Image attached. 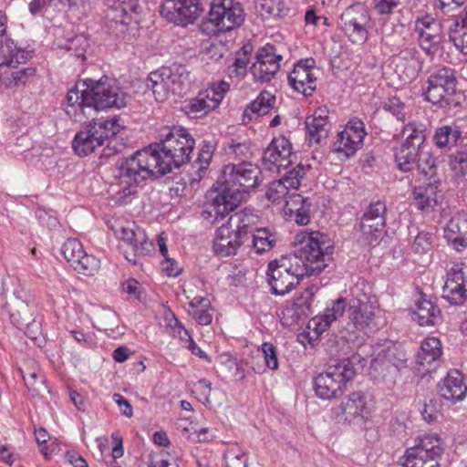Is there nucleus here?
Listing matches in <instances>:
<instances>
[{
    "label": "nucleus",
    "instance_id": "nucleus-6",
    "mask_svg": "<svg viewBox=\"0 0 467 467\" xmlns=\"http://www.w3.org/2000/svg\"><path fill=\"white\" fill-rule=\"evenodd\" d=\"M356 375L353 362L343 358L329 365L326 371L314 379V389L317 397L322 400H332L342 393L343 388Z\"/></svg>",
    "mask_w": 467,
    "mask_h": 467
},
{
    "label": "nucleus",
    "instance_id": "nucleus-56",
    "mask_svg": "<svg viewBox=\"0 0 467 467\" xmlns=\"http://www.w3.org/2000/svg\"><path fill=\"white\" fill-rule=\"evenodd\" d=\"M467 285V275L462 264L453 265L447 272L445 284Z\"/></svg>",
    "mask_w": 467,
    "mask_h": 467
},
{
    "label": "nucleus",
    "instance_id": "nucleus-2",
    "mask_svg": "<svg viewBox=\"0 0 467 467\" xmlns=\"http://www.w3.org/2000/svg\"><path fill=\"white\" fill-rule=\"evenodd\" d=\"M293 254L271 261L267 281L276 296L289 293L304 276L317 275L327 265L333 254V244L327 234L318 231L302 232L296 237Z\"/></svg>",
    "mask_w": 467,
    "mask_h": 467
},
{
    "label": "nucleus",
    "instance_id": "nucleus-28",
    "mask_svg": "<svg viewBox=\"0 0 467 467\" xmlns=\"http://www.w3.org/2000/svg\"><path fill=\"white\" fill-rule=\"evenodd\" d=\"M115 234L122 242L127 244L135 251L145 252L149 244L144 231L134 223L120 226L114 230Z\"/></svg>",
    "mask_w": 467,
    "mask_h": 467
},
{
    "label": "nucleus",
    "instance_id": "nucleus-20",
    "mask_svg": "<svg viewBox=\"0 0 467 467\" xmlns=\"http://www.w3.org/2000/svg\"><path fill=\"white\" fill-rule=\"evenodd\" d=\"M244 242L245 240L242 234L233 226H230L229 222H227L226 224H223L216 231L213 250L215 254L221 256L233 255L236 254Z\"/></svg>",
    "mask_w": 467,
    "mask_h": 467
},
{
    "label": "nucleus",
    "instance_id": "nucleus-5",
    "mask_svg": "<svg viewBox=\"0 0 467 467\" xmlns=\"http://www.w3.org/2000/svg\"><path fill=\"white\" fill-rule=\"evenodd\" d=\"M91 119L89 124L76 134L72 141V147L79 156H86L93 152L106 142L109 145L110 140L122 129L117 118L98 120H95L94 118Z\"/></svg>",
    "mask_w": 467,
    "mask_h": 467
},
{
    "label": "nucleus",
    "instance_id": "nucleus-63",
    "mask_svg": "<svg viewBox=\"0 0 467 467\" xmlns=\"http://www.w3.org/2000/svg\"><path fill=\"white\" fill-rule=\"evenodd\" d=\"M437 401L431 400L429 402L424 403L423 408L421 410V415L423 419L429 422H434L438 420L439 410L437 409Z\"/></svg>",
    "mask_w": 467,
    "mask_h": 467
},
{
    "label": "nucleus",
    "instance_id": "nucleus-36",
    "mask_svg": "<svg viewBox=\"0 0 467 467\" xmlns=\"http://www.w3.org/2000/svg\"><path fill=\"white\" fill-rule=\"evenodd\" d=\"M314 293L312 289H306L297 298L295 299L291 307H287V313H292V317L297 320L307 317L312 314Z\"/></svg>",
    "mask_w": 467,
    "mask_h": 467
},
{
    "label": "nucleus",
    "instance_id": "nucleus-38",
    "mask_svg": "<svg viewBox=\"0 0 467 467\" xmlns=\"http://www.w3.org/2000/svg\"><path fill=\"white\" fill-rule=\"evenodd\" d=\"M21 375L26 387L31 393L32 397H43L44 394L48 392V388L46 384V378L43 374L32 370H21Z\"/></svg>",
    "mask_w": 467,
    "mask_h": 467
},
{
    "label": "nucleus",
    "instance_id": "nucleus-11",
    "mask_svg": "<svg viewBox=\"0 0 467 467\" xmlns=\"http://www.w3.org/2000/svg\"><path fill=\"white\" fill-rule=\"evenodd\" d=\"M370 17L365 6L357 4L348 6L340 16L338 25L353 43H363L368 37Z\"/></svg>",
    "mask_w": 467,
    "mask_h": 467
},
{
    "label": "nucleus",
    "instance_id": "nucleus-39",
    "mask_svg": "<svg viewBox=\"0 0 467 467\" xmlns=\"http://www.w3.org/2000/svg\"><path fill=\"white\" fill-rule=\"evenodd\" d=\"M216 108L215 102L211 99L209 94L205 90H202L194 99L189 101L185 106V110L187 114L197 117L199 114H206Z\"/></svg>",
    "mask_w": 467,
    "mask_h": 467
},
{
    "label": "nucleus",
    "instance_id": "nucleus-19",
    "mask_svg": "<svg viewBox=\"0 0 467 467\" xmlns=\"http://www.w3.org/2000/svg\"><path fill=\"white\" fill-rule=\"evenodd\" d=\"M378 306L367 295L352 298L348 303V317L353 326L359 330L369 327L374 320Z\"/></svg>",
    "mask_w": 467,
    "mask_h": 467
},
{
    "label": "nucleus",
    "instance_id": "nucleus-57",
    "mask_svg": "<svg viewBox=\"0 0 467 467\" xmlns=\"http://www.w3.org/2000/svg\"><path fill=\"white\" fill-rule=\"evenodd\" d=\"M229 87L230 86L227 82L221 80L219 82L212 83L209 88L205 89V91L209 94L211 99H213V101H214L218 107L222 102L224 95L229 90Z\"/></svg>",
    "mask_w": 467,
    "mask_h": 467
},
{
    "label": "nucleus",
    "instance_id": "nucleus-23",
    "mask_svg": "<svg viewBox=\"0 0 467 467\" xmlns=\"http://www.w3.org/2000/svg\"><path fill=\"white\" fill-rule=\"evenodd\" d=\"M439 391L441 397L452 403L462 400L467 393L463 376L458 370L450 371L440 384Z\"/></svg>",
    "mask_w": 467,
    "mask_h": 467
},
{
    "label": "nucleus",
    "instance_id": "nucleus-32",
    "mask_svg": "<svg viewBox=\"0 0 467 467\" xmlns=\"http://www.w3.org/2000/svg\"><path fill=\"white\" fill-rule=\"evenodd\" d=\"M441 355V344L437 337L426 338L416 355V362L423 368L431 366Z\"/></svg>",
    "mask_w": 467,
    "mask_h": 467
},
{
    "label": "nucleus",
    "instance_id": "nucleus-49",
    "mask_svg": "<svg viewBox=\"0 0 467 467\" xmlns=\"http://www.w3.org/2000/svg\"><path fill=\"white\" fill-rule=\"evenodd\" d=\"M246 453L238 446L229 447L224 452V461L227 467H247Z\"/></svg>",
    "mask_w": 467,
    "mask_h": 467
},
{
    "label": "nucleus",
    "instance_id": "nucleus-17",
    "mask_svg": "<svg viewBox=\"0 0 467 467\" xmlns=\"http://www.w3.org/2000/svg\"><path fill=\"white\" fill-rule=\"evenodd\" d=\"M317 70L315 60H298L288 75L290 86L306 97L311 96L317 88Z\"/></svg>",
    "mask_w": 467,
    "mask_h": 467
},
{
    "label": "nucleus",
    "instance_id": "nucleus-24",
    "mask_svg": "<svg viewBox=\"0 0 467 467\" xmlns=\"http://www.w3.org/2000/svg\"><path fill=\"white\" fill-rule=\"evenodd\" d=\"M326 110L319 109L313 116L306 119V128L309 144H320L327 138L330 124Z\"/></svg>",
    "mask_w": 467,
    "mask_h": 467
},
{
    "label": "nucleus",
    "instance_id": "nucleus-3",
    "mask_svg": "<svg viewBox=\"0 0 467 467\" xmlns=\"http://www.w3.org/2000/svg\"><path fill=\"white\" fill-rule=\"evenodd\" d=\"M222 185L212 189L202 217L211 223L224 218L244 200L245 194L262 182L260 168L252 162L229 163L223 167Z\"/></svg>",
    "mask_w": 467,
    "mask_h": 467
},
{
    "label": "nucleus",
    "instance_id": "nucleus-59",
    "mask_svg": "<svg viewBox=\"0 0 467 467\" xmlns=\"http://www.w3.org/2000/svg\"><path fill=\"white\" fill-rule=\"evenodd\" d=\"M261 350L264 356L265 366L275 370L278 368V358L276 353V348L269 342H265L261 346Z\"/></svg>",
    "mask_w": 467,
    "mask_h": 467
},
{
    "label": "nucleus",
    "instance_id": "nucleus-62",
    "mask_svg": "<svg viewBox=\"0 0 467 467\" xmlns=\"http://www.w3.org/2000/svg\"><path fill=\"white\" fill-rule=\"evenodd\" d=\"M171 334L173 337L180 340L182 346L184 348L188 340L192 339L189 332L184 328L182 323L177 318H174L173 324H171Z\"/></svg>",
    "mask_w": 467,
    "mask_h": 467
},
{
    "label": "nucleus",
    "instance_id": "nucleus-27",
    "mask_svg": "<svg viewBox=\"0 0 467 467\" xmlns=\"http://www.w3.org/2000/svg\"><path fill=\"white\" fill-rule=\"evenodd\" d=\"M228 222L230 226L236 229L244 240L247 241L250 238L249 234H252L257 228L256 225L259 223V216L254 213V210L244 208L232 214Z\"/></svg>",
    "mask_w": 467,
    "mask_h": 467
},
{
    "label": "nucleus",
    "instance_id": "nucleus-1",
    "mask_svg": "<svg viewBox=\"0 0 467 467\" xmlns=\"http://www.w3.org/2000/svg\"><path fill=\"white\" fill-rule=\"evenodd\" d=\"M193 146L194 140L186 130L164 127L160 131V142L116 162L113 174L119 189L112 200L119 205L131 202L148 178L164 175L185 163Z\"/></svg>",
    "mask_w": 467,
    "mask_h": 467
},
{
    "label": "nucleus",
    "instance_id": "nucleus-7",
    "mask_svg": "<svg viewBox=\"0 0 467 467\" xmlns=\"http://www.w3.org/2000/svg\"><path fill=\"white\" fill-rule=\"evenodd\" d=\"M403 140L394 148L397 167L403 172L410 171L420 156L426 141V126L412 120L403 126L400 132Z\"/></svg>",
    "mask_w": 467,
    "mask_h": 467
},
{
    "label": "nucleus",
    "instance_id": "nucleus-34",
    "mask_svg": "<svg viewBox=\"0 0 467 467\" xmlns=\"http://www.w3.org/2000/svg\"><path fill=\"white\" fill-rule=\"evenodd\" d=\"M276 243L275 234L268 228H256L251 234L250 246L257 254L269 252Z\"/></svg>",
    "mask_w": 467,
    "mask_h": 467
},
{
    "label": "nucleus",
    "instance_id": "nucleus-21",
    "mask_svg": "<svg viewBox=\"0 0 467 467\" xmlns=\"http://www.w3.org/2000/svg\"><path fill=\"white\" fill-rule=\"evenodd\" d=\"M162 75L171 88V94L182 96L188 92L191 87L190 72L186 67L177 62L170 67H161Z\"/></svg>",
    "mask_w": 467,
    "mask_h": 467
},
{
    "label": "nucleus",
    "instance_id": "nucleus-60",
    "mask_svg": "<svg viewBox=\"0 0 467 467\" xmlns=\"http://www.w3.org/2000/svg\"><path fill=\"white\" fill-rule=\"evenodd\" d=\"M308 202L307 198L296 193H288L285 200L284 211L286 215L293 216V211H298V207Z\"/></svg>",
    "mask_w": 467,
    "mask_h": 467
},
{
    "label": "nucleus",
    "instance_id": "nucleus-8",
    "mask_svg": "<svg viewBox=\"0 0 467 467\" xmlns=\"http://www.w3.org/2000/svg\"><path fill=\"white\" fill-rule=\"evenodd\" d=\"M455 71L450 67H441L432 72L427 80L424 91L425 99L441 109H451L460 105L457 94Z\"/></svg>",
    "mask_w": 467,
    "mask_h": 467
},
{
    "label": "nucleus",
    "instance_id": "nucleus-16",
    "mask_svg": "<svg viewBox=\"0 0 467 467\" xmlns=\"http://www.w3.org/2000/svg\"><path fill=\"white\" fill-rule=\"evenodd\" d=\"M370 411L367 395L362 391H354L342 400L337 418L348 423H358L367 419Z\"/></svg>",
    "mask_w": 467,
    "mask_h": 467
},
{
    "label": "nucleus",
    "instance_id": "nucleus-45",
    "mask_svg": "<svg viewBox=\"0 0 467 467\" xmlns=\"http://www.w3.org/2000/svg\"><path fill=\"white\" fill-rule=\"evenodd\" d=\"M213 154V153L200 150L198 158L195 161L194 164L192 165V171L189 173L190 180L192 181V182H198L203 178L212 161Z\"/></svg>",
    "mask_w": 467,
    "mask_h": 467
},
{
    "label": "nucleus",
    "instance_id": "nucleus-40",
    "mask_svg": "<svg viewBox=\"0 0 467 467\" xmlns=\"http://www.w3.org/2000/svg\"><path fill=\"white\" fill-rule=\"evenodd\" d=\"M279 60H255L251 72L255 79L261 82L270 81L279 70Z\"/></svg>",
    "mask_w": 467,
    "mask_h": 467
},
{
    "label": "nucleus",
    "instance_id": "nucleus-52",
    "mask_svg": "<svg viewBox=\"0 0 467 467\" xmlns=\"http://www.w3.org/2000/svg\"><path fill=\"white\" fill-rule=\"evenodd\" d=\"M305 167L299 163L294 169L287 171L280 180L285 183L289 190H296L300 185L301 179L305 175Z\"/></svg>",
    "mask_w": 467,
    "mask_h": 467
},
{
    "label": "nucleus",
    "instance_id": "nucleus-26",
    "mask_svg": "<svg viewBox=\"0 0 467 467\" xmlns=\"http://www.w3.org/2000/svg\"><path fill=\"white\" fill-rule=\"evenodd\" d=\"M6 16L0 12V58H28L35 56L33 49L17 47L12 39L5 37Z\"/></svg>",
    "mask_w": 467,
    "mask_h": 467
},
{
    "label": "nucleus",
    "instance_id": "nucleus-29",
    "mask_svg": "<svg viewBox=\"0 0 467 467\" xmlns=\"http://www.w3.org/2000/svg\"><path fill=\"white\" fill-rule=\"evenodd\" d=\"M440 313L439 307L431 300L422 296L416 304L413 319L421 327L434 326L440 320Z\"/></svg>",
    "mask_w": 467,
    "mask_h": 467
},
{
    "label": "nucleus",
    "instance_id": "nucleus-10",
    "mask_svg": "<svg viewBox=\"0 0 467 467\" xmlns=\"http://www.w3.org/2000/svg\"><path fill=\"white\" fill-rule=\"evenodd\" d=\"M5 307L9 313L11 322L19 329L25 330L27 337L36 338L40 332V323L33 317V313L27 301V295L24 291H14Z\"/></svg>",
    "mask_w": 467,
    "mask_h": 467
},
{
    "label": "nucleus",
    "instance_id": "nucleus-47",
    "mask_svg": "<svg viewBox=\"0 0 467 467\" xmlns=\"http://www.w3.org/2000/svg\"><path fill=\"white\" fill-rule=\"evenodd\" d=\"M433 193L431 182L428 186L415 187L412 192L415 206L421 211L431 207L434 202V199L431 197Z\"/></svg>",
    "mask_w": 467,
    "mask_h": 467
},
{
    "label": "nucleus",
    "instance_id": "nucleus-12",
    "mask_svg": "<svg viewBox=\"0 0 467 467\" xmlns=\"http://www.w3.org/2000/svg\"><path fill=\"white\" fill-rule=\"evenodd\" d=\"M202 10L200 0H165L160 13L169 22L185 26L192 24Z\"/></svg>",
    "mask_w": 467,
    "mask_h": 467
},
{
    "label": "nucleus",
    "instance_id": "nucleus-55",
    "mask_svg": "<svg viewBox=\"0 0 467 467\" xmlns=\"http://www.w3.org/2000/svg\"><path fill=\"white\" fill-rule=\"evenodd\" d=\"M386 212L387 208L384 202H376L371 203L362 218L373 219L374 221L380 222V223H386Z\"/></svg>",
    "mask_w": 467,
    "mask_h": 467
},
{
    "label": "nucleus",
    "instance_id": "nucleus-15",
    "mask_svg": "<svg viewBox=\"0 0 467 467\" xmlns=\"http://www.w3.org/2000/svg\"><path fill=\"white\" fill-rule=\"evenodd\" d=\"M292 145L285 137L278 136L272 140L265 150L262 161L265 169L270 171L280 172L292 163Z\"/></svg>",
    "mask_w": 467,
    "mask_h": 467
},
{
    "label": "nucleus",
    "instance_id": "nucleus-13",
    "mask_svg": "<svg viewBox=\"0 0 467 467\" xmlns=\"http://www.w3.org/2000/svg\"><path fill=\"white\" fill-rule=\"evenodd\" d=\"M415 33L420 48L429 57H441L440 43L441 40V24L431 16L418 18L415 22Z\"/></svg>",
    "mask_w": 467,
    "mask_h": 467
},
{
    "label": "nucleus",
    "instance_id": "nucleus-18",
    "mask_svg": "<svg viewBox=\"0 0 467 467\" xmlns=\"http://www.w3.org/2000/svg\"><path fill=\"white\" fill-rule=\"evenodd\" d=\"M137 5L131 1H114L106 12L108 26L116 36L125 34L133 22Z\"/></svg>",
    "mask_w": 467,
    "mask_h": 467
},
{
    "label": "nucleus",
    "instance_id": "nucleus-14",
    "mask_svg": "<svg viewBox=\"0 0 467 467\" xmlns=\"http://www.w3.org/2000/svg\"><path fill=\"white\" fill-rule=\"evenodd\" d=\"M366 134L362 120L358 119H350L345 129L337 134L333 144V150L349 158L361 148Z\"/></svg>",
    "mask_w": 467,
    "mask_h": 467
},
{
    "label": "nucleus",
    "instance_id": "nucleus-42",
    "mask_svg": "<svg viewBox=\"0 0 467 467\" xmlns=\"http://www.w3.org/2000/svg\"><path fill=\"white\" fill-rule=\"evenodd\" d=\"M418 171L427 180H433L436 182V176L438 173L437 158L431 152H421L416 163Z\"/></svg>",
    "mask_w": 467,
    "mask_h": 467
},
{
    "label": "nucleus",
    "instance_id": "nucleus-25",
    "mask_svg": "<svg viewBox=\"0 0 467 467\" xmlns=\"http://www.w3.org/2000/svg\"><path fill=\"white\" fill-rule=\"evenodd\" d=\"M275 96L271 92L264 90L260 92L258 97L248 104L243 114V122L244 124L267 115L275 107Z\"/></svg>",
    "mask_w": 467,
    "mask_h": 467
},
{
    "label": "nucleus",
    "instance_id": "nucleus-58",
    "mask_svg": "<svg viewBox=\"0 0 467 467\" xmlns=\"http://www.w3.org/2000/svg\"><path fill=\"white\" fill-rule=\"evenodd\" d=\"M225 51L226 47L221 42L213 43L207 40L202 44L201 54L208 56L210 58H223L225 55Z\"/></svg>",
    "mask_w": 467,
    "mask_h": 467
},
{
    "label": "nucleus",
    "instance_id": "nucleus-43",
    "mask_svg": "<svg viewBox=\"0 0 467 467\" xmlns=\"http://www.w3.org/2000/svg\"><path fill=\"white\" fill-rule=\"evenodd\" d=\"M386 223H379L373 219L361 218L360 231L369 245H373L380 236Z\"/></svg>",
    "mask_w": 467,
    "mask_h": 467
},
{
    "label": "nucleus",
    "instance_id": "nucleus-64",
    "mask_svg": "<svg viewBox=\"0 0 467 467\" xmlns=\"http://www.w3.org/2000/svg\"><path fill=\"white\" fill-rule=\"evenodd\" d=\"M262 8L270 16H279L285 8V4L282 0H264Z\"/></svg>",
    "mask_w": 467,
    "mask_h": 467
},
{
    "label": "nucleus",
    "instance_id": "nucleus-35",
    "mask_svg": "<svg viewBox=\"0 0 467 467\" xmlns=\"http://www.w3.org/2000/svg\"><path fill=\"white\" fill-rule=\"evenodd\" d=\"M412 448L439 461L443 452L441 438L437 434H426L419 438Z\"/></svg>",
    "mask_w": 467,
    "mask_h": 467
},
{
    "label": "nucleus",
    "instance_id": "nucleus-33",
    "mask_svg": "<svg viewBox=\"0 0 467 467\" xmlns=\"http://www.w3.org/2000/svg\"><path fill=\"white\" fill-rule=\"evenodd\" d=\"M146 86L152 91L155 99L160 102L166 100L171 94V88L165 80L161 67L150 73Z\"/></svg>",
    "mask_w": 467,
    "mask_h": 467
},
{
    "label": "nucleus",
    "instance_id": "nucleus-53",
    "mask_svg": "<svg viewBox=\"0 0 467 467\" xmlns=\"http://www.w3.org/2000/svg\"><path fill=\"white\" fill-rule=\"evenodd\" d=\"M433 243V236L431 232L420 231L412 243V250L418 254L428 252Z\"/></svg>",
    "mask_w": 467,
    "mask_h": 467
},
{
    "label": "nucleus",
    "instance_id": "nucleus-4",
    "mask_svg": "<svg viewBox=\"0 0 467 467\" xmlns=\"http://www.w3.org/2000/svg\"><path fill=\"white\" fill-rule=\"evenodd\" d=\"M89 81L86 89L71 88L67 93L64 109L74 121L94 119L99 111L119 109L127 105L128 95L116 80L103 77L98 81Z\"/></svg>",
    "mask_w": 467,
    "mask_h": 467
},
{
    "label": "nucleus",
    "instance_id": "nucleus-46",
    "mask_svg": "<svg viewBox=\"0 0 467 467\" xmlns=\"http://www.w3.org/2000/svg\"><path fill=\"white\" fill-rule=\"evenodd\" d=\"M61 252L72 267L85 253L82 244L77 239H67L63 244Z\"/></svg>",
    "mask_w": 467,
    "mask_h": 467
},
{
    "label": "nucleus",
    "instance_id": "nucleus-61",
    "mask_svg": "<svg viewBox=\"0 0 467 467\" xmlns=\"http://www.w3.org/2000/svg\"><path fill=\"white\" fill-rule=\"evenodd\" d=\"M227 153L236 158H247L251 154L250 145L246 142H238L232 140L228 144Z\"/></svg>",
    "mask_w": 467,
    "mask_h": 467
},
{
    "label": "nucleus",
    "instance_id": "nucleus-31",
    "mask_svg": "<svg viewBox=\"0 0 467 467\" xmlns=\"http://www.w3.org/2000/svg\"><path fill=\"white\" fill-rule=\"evenodd\" d=\"M462 129L457 125H444L436 129L433 141L441 150H451L462 138Z\"/></svg>",
    "mask_w": 467,
    "mask_h": 467
},
{
    "label": "nucleus",
    "instance_id": "nucleus-9",
    "mask_svg": "<svg viewBox=\"0 0 467 467\" xmlns=\"http://www.w3.org/2000/svg\"><path fill=\"white\" fill-rule=\"evenodd\" d=\"M244 21V10L241 5L234 0H213L209 11V22L204 26L212 25V31L224 33L239 26Z\"/></svg>",
    "mask_w": 467,
    "mask_h": 467
},
{
    "label": "nucleus",
    "instance_id": "nucleus-44",
    "mask_svg": "<svg viewBox=\"0 0 467 467\" xmlns=\"http://www.w3.org/2000/svg\"><path fill=\"white\" fill-rule=\"evenodd\" d=\"M442 297L451 305H462L467 299V285L444 284Z\"/></svg>",
    "mask_w": 467,
    "mask_h": 467
},
{
    "label": "nucleus",
    "instance_id": "nucleus-51",
    "mask_svg": "<svg viewBox=\"0 0 467 467\" xmlns=\"http://www.w3.org/2000/svg\"><path fill=\"white\" fill-rule=\"evenodd\" d=\"M383 109L396 117L398 120L405 121L407 107L399 98L392 97L388 99V100L384 102Z\"/></svg>",
    "mask_w": 467,
    "mask_h": 467
},
{
    "label": "nucleus",
    "instance_id": "nucleus-37",
    "mask_svg": "<svg viewBox=\"0 0 467 467\" xmlns=\"http://www.w3.org/2000/svg\"><path fill=\"white\" fill-rule=\"evenodd\" d=\"M384 364L391 365L398 370L407 367V354L397 346H390L382 349L377 357V359Z\"/></svg>",
    "mask_w": 467,
    "mask_h": 467
},
{
    "label": "nucleus",
    "instance_id": "nucleus-50",
    "mask_svg": "<svg viewBox=\"0 0 467 467\" xmlns=\"http://www.w3.org/2000/svg\"><path fill=\"white\" fill-rule=\"evenodd\" d=\"M449 166L457 177L467 174V150H460L449 155Z\"/></svg>",
    "mask_w": 467,
    "mask_h": 467
},
{
    "label": "nucleus",
    "instance_id": "nucleus-48",
    "mask_svg": "<svg viewBox=\"0 0 467 467\" xmlns=\"http://www.w3.org/2000/svg\"><path fill=\"white\" fill-rule=\"evenodd\" d=\"M99 260L86 252L73 266L74 270L85 275H93L99 269Z\"/></svg>",
    "mask_w": 467,
    "mask_h": 467
},
{
    "label": "nucleus",
    "instance_id": "nucleus-22",
    "mask_svg": "<svg viewBox=\"0 0 467 467\" xmlns=\"http://www.w3.org/2000/svg\"><path fill=\"white\" fill-rule=\"evenodd\" d=\"M444 238L458 251L467 247L466 214L457 213L451 217L444 229Z\"/></svg>",
    "mask_w": 467,
    "mask_h": 467
},
{
    "label": "nucleus",
    "instance_id": "nucleus-30",
    "mask_svg": "<svg viewBox=\"0 0 467 467\" xmlns=\"http://www.w3.org/2000/svg\"><path fill=\"white\" fill-rule=\"evenodd\" d=\"M347 303L343 298L334 301L332 306L327 307L323 316L312 318L310 326L314 325L317 332L322 333L329 327L332 322L343 315Z\"/></svg>",
    "mask_w": 467,
    "mask_h": 467
},
{
    "label": "nucleus",
    "instance_id": "nucleus-41",
    "mask_svg": "<svg viewBox=\"0 0 467 467\" xmlns=\"http://www.w3.org/2000/svg\"><path fill=\"white\" fill-rule=\"evenodd\" d=\"M439 462L431 455H425L413 448H409L406 450L402 465L404 467H440Z\"/></svg>",
    "mask_w": 467,
    "mask_h": 467
},
{
    "label": "nucleus",
    "instance_id": "nucleus-54",
    "mask_svg": "<svg viewBox=\"0 0 467 467\" xmlns=\"http://www.w3.org/2000/svg\"><path fill=\"white\" fill-rule=\"evenodd\" d=\"M288 193L289 189L285 186V183L279 179L270 184L266 192V198L273 202H276L286 198Z\"/></svg>",
    "mask_w": 467,
    "mask_h": 467
}]
</instances>
